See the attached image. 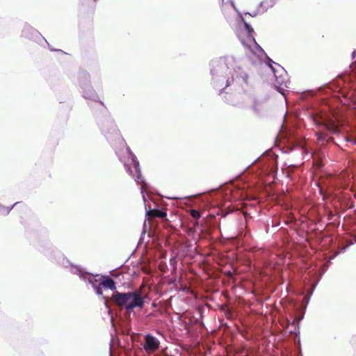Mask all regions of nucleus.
<instances>
[{"mask_svg": "<svg viewBox=\"0 0 356 356\" xmlns=\"http://www.w3.org/2000/svg\"><path fill=\"white\" fill-rule=\"evenodd\" d=\"M145 298L146 294L141 289L127 293L115 291L112 296L113 300L116 305L127 310L142 309Z\"/></svg>", "mask_w": 356, "mask_h": 356, "instance_id": "f257e3e1", "label": "nucleus"}, {"mask_svg": "<svg viewBox=\"0 0 356 356\" xmlns=\"http://www.w3.org/2000/svg\"><path fill=\"white\" fill-rule=\"evenodd\" d=\"M220 70L225 72V78H227L226 81V86H229L232 82L238 85H242L243 83H247L248 82L247 74L239 67L238 68V70H236L234 59L233 60H230L228 63H226L225 62H220Z\"/></svg>", "mask_w": 356, "mask_h": 356, "instance_id": "f03ea898", "label": "nucleus"}, {"mask_svg": "<svg viewBox=\"0 0 356 356\" xmlns=\"http://www.w3.org/2000/svg\"><path fill=\"white\" fill-rule=\"evenodd\" d=\"M131 163L127 164V171L135 178L138 183H141V193L143 194V191L147 190V184L142 179L140 170L139 168V162L137 161L136 157L132 154L129 153Z\"/></svg>", "mask_w": 356, "mask_h": 356, "instance_id": "7ed1b4c3", "label": "nucleus"}, {"mask_svg": "<svg viewBox=\"0 0 356 356\" xmlns=\"http://www.w3.org/2000/svg\"><path fill=\"white\" fill-rule=\"evenodd\" d=\"M113 327L115 330L122 328L123 332H128L126 313H108Z\"/></svg>", "mask_w": 356, "mask_h": 356, "instance_id": "20e7f679", "label": "nucleus"}, {"mask_svg": "<svg viewBox=\"0 0 356 356\" xmlns=\"http://www.w3.org/2000/svg\"><path fill=\"white\" fill-rule=\"evenodd\" d=\"M245 30L248 34V42L247 47L254 54L260 56L264 51L261 47L255 42V40L253 38L252 35H250L251 31H252V29L248 24H245Z\"/></svg>", "mask_w": 356, "mask_h": 356, "instance_id": "39448f33", "label": "nucleus"}, {"mask_svg": "<svg viewBox=\"0 0 356 356\" xmlns=\"http://www.w3.org/2000/svg\"><path fill=\"white\" fill-rule=\"evenodd\" d=\"M159 341L158 339L148 334L145 336V341L142 346L147 354H152L159 348Z\"/></svg>", "mask_w": 356, "mask_h": 356, "instance_id": "423d86ee", "label": "nucleus"}, {"mask_svg": "<svg viewBox=\"0 0 356 356\" xmlns=\"http://www.w3.org/2000/svg\"><path fill=\"white\" fill-rule=\"evenodd\" d=\"M100 285L104 288L109 289L111 290L115 289V284L114 281L109 277H107V278L103 280L100 282Z\"/></svg>", "mask_w": 356, "mask_h": 356, "instance_id": "0eeeda50", "label": "nucleus"}, {"mask_svg": "<svg viewBox=\"0 0 356 356\" xmlns=\"http://www.w3.org/2000/svg\"><path fill=\"white\" fill-rule=\"evenodd\" d=\"M325 128L332 131V133L337 134L339 132V128L333 122H329L325 124Z\"/></svg>", "mask_w": 356, "mask_h": 356, "instance_id": "6e6552de", "label": "nucleus"}, {"mask_svg": "<svg viewBox=\"0 0 356 356\" xmlns=\"http://www.w3.org/2000/svg\"><path fill=\"white\" fill-rule=\"evenodd\" d=\"M90 283L92 284V286L97 295H102V290L101 286H97L95 284V282H93L92 280H90Z\"/></svg>", "mask_w": 356, "mask_h": 356, "instance_id": "1a4fd4ad", "label": "nucleus"}, {"mask_svg": "<svg viewBox=\"0 0 356 356\" xmlns=\"http://www.w3.org/2000/svg\"><path fill=\"white\" fill-rule=\"evenodd\" d=\"M191 214L195 218H198L200 216V213L196 210H192Z\"/></svg>", "mask_w": 356, "mask_h": 356, "instance_id": "9d476101", "label": "nucleus"}, {"mask_svg": "<svg viewBox=\"0 0 356 356\" xmlns=\"http://www.w3.org/2000/svg\"><path fill=\"white\" fill-rule=\"evenodd\" d=\"M152 212H154V211H152ZM155 213H156V216L160 218H164L166 216V213L165 212L155 211Z\"/></svg>", "mask_w": 356, "mask_h": 356, "instance_id": "9b49d317", "label": "nucleus"}, {"mask_svg": "<svg viewBox=\"0 0 356 356\" xmlns=\"http://www.w3.org/2000/svg\"><path fill=\"white\" fill-rule=\"evenodd\" d=\"M277 83H279V85H280L279 88H280V87H282L283 86H284L285 87H287L286 82L282 81L281 83H280L279 81H277Z\"/></svg>", "mask_w": 356, "mask_h": 356, "instance_id": "f8f14e48", "label": "nucleus"}, {"mask_svg": "<svg viewBox=\"0 0 356 356\" xmlns=\"http://www.w3.org/2000/svg\"><path fill=\"white\" fill-rule=\"evenodd\" d=\"M143 197L144 201H145V197L144 195H143Z\"/></svg>", "mask_w": 356, "mask_h": 356, "instance_id": "ddd939ff", "label": "nucleus"}]
</instances>
